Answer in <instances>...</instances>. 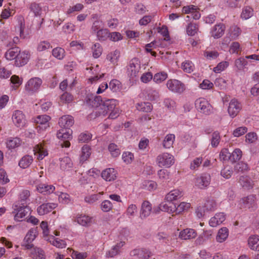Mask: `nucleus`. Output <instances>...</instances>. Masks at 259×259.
Listing matches in <instances>:
<instances>
[{
  "label": "nucleus",
  "mask_w": 259,
  "mask_h": 259,
  "mask_svg": "<svg viewBox=\"0 0 259 259\" xmlns=\"http://www.w3.org/2000/svg\"><path fill=\"white\" fill-rule=\"evenodd\" d=\"M117 101L115 99H107L104 101L101 107L96 112L97 115L105 116L108 113V118L110 119H115L119 116L120 111L116 107Z\"/></svg>",
  "instance_id": "nucleus-1"
},
{
  "label": "nucleus",
  "mask_w": 259,
  "mask_h": 259,
  "mask_svg": "<svg viewBox=\"0 0 259 259\" xmlns=\"http://www.w3.org/2000/svg\"><path fill=\"white\" fill-rule=\"evenodd\" d=\"M30 213V208L27 205H24V203H21V205H15L12 212L14 220L16 221H22Z\"/></svg>",
  "instance_id": "nucleus-2"
},
{
  "label": "nucleus",
  "mask_w": 259,
  "mask_h": 259,
  "mask_svg": "<svg viewBox=\"0 0 259 259\" xmlns=\"http://www.w3.org/2000/svg\"><path fill=\"white\" fill-rule=\"evenodd\" d=\"M140 69V60L137 58H134L130 61L127 67V75L131 79H134L138 75Z\"/></svg>",
  "instance_id": "nucleus-3"
},
{
  "label": "nucleus",
  "mask_w": 259,
  "mask_h": 259,
  "mask_svg": "<svg viewBox=\"0 0 259 259\" xmlns=\"http://www.w3.org/2000/svg\"><path fill=\"white\" fill-rule=\"evenodd\" d=\"M156 162L159 167L168 168L174 163V157L168 153H163L157 157Z\"/></svg>",
  "instance_id": "nucleus-4"
},
{
  "label": "nucleus",
  "mask_w": 259,
  "mask_h": 259,
  "mask_svg": "<svg viewBox=\"0 0 259 259\" xmlns=\"http://www.w3.org/2000/svg\"><path fill=\"white\" fill-rule=\"evenodd\" d=\"M72 131L63 128L57 133V137L61 139L60 144L62 147L68 148L70 146L69 140L72 139Z\"/></svg>",
  "instance_id": "nucleus-5"
},
{
  "label": "nucleus",
  "mask_w": 259,
  "mask_h": 259,
  "mask_svg": "<svg viewBox=\"0 0 259 259\" xmlns=\"http://www.w3.org/2000/svg\"><path fill=\"white\" fill-rule=\"evenodd\" d=\"M210 181V175L203 173L195 179V186L199 189H204L209 185Z\"/></svg>",
  "instance_id": "nucleus-6"
},
{
  "label": "nucleus",
  "mask_w": 259,
  "mask_h": 259,
  "mask_svg": "<svg viewBox=\"0 0 259 259\" xmlns=\"http://www.w3.org/2000/svg\"><path fill=\"white\" fill-rule=\"evenodd\" d=\"M166 86L169 91L179 94L182 93L185 90V84L177 79L168 80Z\"/></svg>",
  "instance_id": "nucleus-7"
},
{
  "label": "nucleus",
  "mask_w": 259,
  "mask_h": 259,
  "mask_svg": "<svg viewBox=\"0 0 259 259\" xmlns=\"http://www.w3.org/2000/svg\"><path fill=\"white\" fill-rule=\"evenodd\" d=\"M42 82V80L39 77L31 78L26 83L25 90L31 94L35 93L40 87Z\"/></svg>",
  "instance_id": "nucleus-8"
},
{
  "label": "nucleus",
  "mask_w": 259,
  "mask_h": 259,
  "mask_svg": "<svg viewBox=\"0 0 259 259\" xmlns=\"http://www.w3.org/2000/svg\"><path fill=\"white\" fill-rule=\"evenodd\" d=\"M241 103L236 99H232L228 107V112L229 115L234 118L236 117L242 109Z\"/></svg>",
  "instance_id": "nucleus-9"
},
{
  "label": "nucleus",
  "mask_w": 259,
  "mask_h": 259,
  "mask_svg": "<svg viewBox=\"0 0 259 259\" xmlns=\"http://www.w3.org/2000/svg\"><path fill=\"white\" fill-rule=\"evenodd\" d=\"M195 106L198 111L206 114H209L212 109L211 105L203 98L197 99L195 101Z\"/></svg>",
  "instance_id": "nucleus-10"
},
{
  "label": "nucleus",
  "mask_w": 259,
  "mask_h": 259,
  "mask_svg": "<svg viewBox=\"0 0 259 259\" xmlns=\"http://www.w3.org/2000/svg\"><path fill=\"white\" fill-rule=\"evenodd\" d=\"M37 231L35 229H30L26 234L22 245L27 249L32 248L33 245L31 242L35 239Z\"/></svg>",
  "instance_id": "nucleus-11"
},
{
  "label": "nucleus",
  "mask_w": 259,
  "mask_h": 259,
  "mask_svg": "<svg viewBox=\"0 0 259 259\" xmlns=\"http://www.w3.org/2000/svg\"><path fill=\"white\" fill-rule=\"evenodd\" d=\"M51 117L47 115H41L37 116L34 122L37 125V128L38 130H46L47 127H49V120Z\"/></svg>",
  "instance_id": "nucleus-12"
},
{
  "label": "nucleus",
  "mask_w": 259,
  "mask_h": 259,
  "mask_svg": "<svg viewBox=\"0 0 259 259\" xmlns=\"http://www.w3.org/2000/svg\"><path fill=\"white\" fill-rule=\"evenodd\" d=\"M255 200V198L253 195H249L244 197L240 200V207L254 209L256 207Z\"/></svg>",
  "instance_id": "nucleus-13"
},
{
  "label": "nucleus",
  "mask_w": 259,
  "mask_h": 259,
  "mask_svg": "<svg viewBox=\"0 0 259 259\" xmlns=\"http://www.w3.org/2000/svg\"><path fill=\"white\" fill-rule=\"evenodd\" d=\"M12 119L15 125L18 127H23L25 123V115L21 111L16 110L12 115Z\"/></svg>",
  "instance_id": "nucleus-14"
},
{
  "label": "nucleus",
  "mask_w": 259,
  "mask_h": 259,
  "mask_svg": "<svg viewBox=\"0 0 259 259\" xmlns=\"http://www.w3.org/2000/svg\"><path fill=\"white\" fill-rule=\"evenodd\" d=\"M225 25L222 23L215 25L211 29L210 34L215 39L221 37L224 34Z\"/></svg>",
  "instance_id": "nucleus-15"
},
{
  "label": "nucleus",
  "mask_w": 259,
  "mask_h": 259,
  "mask_svg": "<svg viewBox=\"0 0 259 259\" xmlns=\"http://www.w3.org/2000/svg\"><path fill=\"white\" fill-rule=\"evenodd\" d=\"M130 255L137 256L139 259H148L151 255V252L145 248H138L132 250Z\"/></svg>",
  "instance_id": "nucleus-16"
},
{
  "label": "nucleus",
  "mask_w": 259,
  "mask_h": 259,
  "mask_svg": "<svg viewBox=\"0 0 259 259\" xmlns=\"http://www.w3.org/2000/svg\"><path fill=\"white\" fill-rule=\"evenodd\" d=\"M57 204L55 203H44L37 207V211L39 215H44L55 208Z\"/></svg>",
  "instance_id": "nucleus-17"
},
{
  "label": "nucleus",
  "mask_w": 259,
  "mask_h": 259,
  "mask_svg": "<svg viewBox=\"0 0 259 259\" xmlns=\"http://www.w3.org/2000/svg\"><path fill=\"white\" fill-rule=\"evenodd\" d=\"M59 124L64 128H69L74 124V119L72 116L69 115L62 116L59 121Z\"/></svg>",
  "instance_id": "nucleus-18"
},
{
  "label": "nucleus",
  "mask_w": 259,
  "mask_h": 259,
  "mask_svg": "<svg viewBox=\"0 0 259 259\" xmlns=\"http://www.w3.org/2000/svg\"><path fill=\"white\" fill-rule=\"evenodd\" d=\"M101 176L105 181L110 182L115 180L116 172L114 168H109L103 170Z\"/></svg>",
  "instance_id": "nucleus-19"
},
{
  "label": "nucleus",
  "mask_w": 259,
  "mask_h": 259,
  "mask_svg": "<svg viewBox=\"0 0 259 259\" xmlns=\"http://www.w3.org/2000/svg\"><path fill=\"white\" fill-rule=\"evenodd\" d=\"M34 154L37 156V159L42 160L46 156L48 155L47 151L44 148L42 145L39 143L34 147Z\"/></svg>",
  "instance_id": "nucleus-20"
},
{
  "label": "nucleus",
  "mask_w": 259,
  "mask_h": 259,
  "mask_svg": "<svg viewBox=\"0 0 259 259\" xmlns=\"http://www.w3.org/2000/svg\"><path fill=\"white\" fill-rule=\"evenodd\" d=\"M225 215L224 213H218L210 219L209 223L210 226L215 227L222 224L225 220Z\"/></svg>",
  "instance_id": "nucleus-21"
},
{
  "label": "nucleus",
  "mask_w": 259,
  "mask_h": 259,
  "mask_svg": "<svg viewBox=\"0 0 259 259\" xmlns=\"http://www.w3.org/2000/svg\"><path fill=\"white\" fill-rule=\"evenodd\" d=\"M29 60V55L26 52H22L18 53L15 60V64L17 66H22L25 65Z\"/></svg>",
  "instance_id": "nucleus-22"
},
{
  "label": "nucleus",
  "mask_w": 259,
  "mask_h": 259,
  "mask_svg": "<svg viewBox=\"0 0 259 259\" xmlns=\"http://www.w3.org/2000/svg\"><path fill=\"white\" fill-rule=\"evenodd\" d=\"M197 233L192 229H186L182 231L179 234V237L184 240L191 239L196 237Z\"/></svg>",
  "instance_id": "nucleus-23"
},
{
  "label": "nucleus",
  "mask_w": 259,
  "mask_h": 259,
  "mask_svg": "<svg viewBox=\"0 0 259 259\" xmlns=\"http://www.w3.org/2000/svg\"><path fill=\"white\" fill-rule=\"evenodd\" d=\"M152 207L149 202L145 201L141 206L140 217L141 218H145L149 216L151 212Z\"/></svg>",
  "instance_id": "nucleus-24"
},
{
  "label": "nucleus",
  "mask_w": 259,
  "mask_h": 259,
  "mask_svg": "<svg viewBox=\"0 0 259 259\" xmlns=\"http://www.w3.org/2000/svg\"><path fill=\"white\" fill-rule=\"evenodd\" d=\"M248 244L251 249L259 251V237L257 235L250 236L248 240Z\"/></svg>",
  "instance_id": "nucleus-25"
},
{
  "label": "nucleus",
  "mask_w": 259,
  "mask_h": 259,
  "mask_svg": "<svg viewBox=\"0 0 259 259\" xmlns=\"http://www.w3.org/2000/svg\"><path fill=\"white\" fill-rule=\"evenodd\" d=\"M30 256L31 259H46L44 251L39 247L34 248L30 253Z\"/></svg>",
  "instance_id": "nucleus-26"
},
{
  "label": "nucleus",
  "mask_w": 259,
  "mask_h": 259,
  "mask_svg": "<svg viewBox=\"0 0 259 259\" xmlns=\"http://www.w3.org/2000/svg\"><path fill=\"white\" fill-rule=\"evenodd\" d=\"M36 189L39 193L47 195L53 193L55 190V187L53 185L40 184L37 186Z\"/></svg>",
  "instance_id": "nucleus-27"
},
{
  "label": "nucleus",
  "mask_w": 259,
  "mask_h": 259,
  "mask_svg": "<svg viewBox=\"0 0 259 259\" xmlns=\"http://www.w3.org/2000/svg\"><path fill=\"white\" fill-rule=\"evenodd\" d=\"M228 229L227 228L224 227L220 229L216 236L217 241L220 243L223 242L228 238Z\"/></svg>",
  "instance_id": "nucleus-28"
},
{
  "label": "nucleus",
  "mask_w": 259,
  "mask_h": 259,
  "mask_svg": "<svg viewBox=\"0 0 259 259\" xmlns=\"http://www.w3.org/2000/svg\"><path fill=\"white\" fill-rule=\"evenodd\" d=\"M182 196V192L178 189H175L169 192L165 197L167 201L171 202L174 200L178 199Z\"/></svg>",
  "instance_id": "nucleus-29"
},
{
  "label": "nucleus",
  "mask_w": 259,
  "mask_h": 259,
  "mask_svg": "<svg viewBox=\"0 0 259 259\" xmlns=\"http://www.w3.org/2000/svg\"><path fill=\"white\" fill-rule=\"evenodd\" d=\"M158 208L161 210V211L170 213L175 212L174 209L176 208V205L170 202L168 203L162 202L159 204Z\"/></svg>",
  "instance_id": "nucleus-30"
},
{
  "label": "nucleus",
  "mask_w": 259,
  "mask_h": 259,
  "mask_svg": "<svg viewBox=\"0 0 259 259\" xmlns=\"http://www.w3.org/2000/svg\"><path fill=\"white\" fill-rule=\"evenodd\" d=\"M33 161L32 156L26 155L24 156L20 160L19 165L22 168H26L29 166Z\"/></svg>",
  "instance_id": "nucleus-31"
},
{
  "label": "nucleus",
  "mask_w": 259,
  "mask_h": 259,
  "mask_svg": "<svg viewBox=\"0 0 259 259\" xmlns=\"http://www.w3.org/2000/svg\"><path fill=\"white\" fill-rule=\"evenodd\" d=\"M20 53V49L18 47L12 48L5 53V57L7 60H12L17 58L18 53Z\"/></svg>",
  "instance_id": "nucleus-32"
},
{
  "label": "nucleus",
  "mask_w": 259,
  "mask_h": 259,
  "mask_svg": "<svg viewBox=\"0 0 259 259\" xmlns=\"http://www.w3.org/2000/svg\"><path fill=\"white\" fill-rule=\"evenodd\" d=\"M138 110L144 112H149L152 110V105L149 102H141L136 104Z\"/></svg>",
  "instance_id": "nucleus-33"
},
{
  "label": "nucleus",
  "mask_w": 259,
  "mask_h": 259,
  "mask_svg": "<svg viewBox=\"0 0 259 259\" xmlns=\"http://www.w3.org/2000/svg\"><path fill=\"white\" fill-rule=\"evenodd\" d=\"M239 183L245 189H249L252 188V182L247 176H241L239 179Z\"/></svg>",
  "instance_id": "nucleus-34"
},
{
  "label": "nucleus",
  "mask_w": 259,
  "mask_h": 259,
  "mask_svg": "<svg viewBox=\"0 0 259 259\" xmlns=\"http://www.w3.org/2000/svg\"><path fill=\"white\" fill-rule=\"evenodd\" d=\"M49 241L53 245L59 248H63L66 246V243L64 240L55 238L54 236H52L49 239Z\"/></svg>",
  "instance_id": "nucleus-35"
},
{
  "label": "nucleus",
  "mask_w": 259,
  "mask_h": 259,
  "mask_svg": "<svg viewBox=\"0 0 259 259\" xmlns=\"http://www.w3.org/2000/svg\"><path fill=\"white\" fill-rule=\"evenodd\" d=\"M120 52L115 50L113 52L109 53L107 56V59L111 62L113 65H117V62L120 57Z\"/></svg>",
  "instance_id": "nucleus-36"
},
{
  "label": "nucleus",
  "mask_w": 259,
  "mask_h": 259,
  "mask_svg": "<svg viewBox=\"0 0 259 259\" xmlns=\"http://www.w3.org/2000/svg\"><path fill=\"white\" fill-rule=\"evenodd\" d=\"M7 147L9 149H14L20 145V140L18 138H10L7 140Z\"/></svg>",
  "instance_id": "nucleus-37"
},
{
  "label": "nucleus",
  "mask_w": 259,
  "mask_h": 259,
  "mask_svg": "<svg viewBox=\"0 0 259 259\" xmlns=\"http://www.w3.org/2000/svg\"><path fill=\"white\" fill-rule=\"evenodd\" d=\"M198 30V26L197 24L190 22L186 26V32L189 36H194Z\"/></svg>",
  "instance_id": "nucleus-38"
},
{
  "label": "nucleus",
  "mask_w": 259,
  "mask_h": 259,
  "mask_svg": "<svg viewBox=\"0 0 259 259\" xmlns=\"http://www.w3.org/2000/svg\"><path fill=\"white\" fill-rule=\"evenodd\" d=\"M91 155V149L88 145H84L82 147L81 154L80 157V161L84 162L88 159Z\"/></svg>",
  "instance_id": "nucleus-39"
},
{
  "label": "nucleus",
  "mask_w": 259,
  "mask_h": 259,
  "mask_svg": "<svg viewBox=\"0 0 259 259\" xmlns=\"http://www.w3.org/2000/svg\"><path fill=\"white\" fill-rule=\"evenodd\" d=\"M203 206L207 211H213L217 207V204L214 200L210 198H208L206 199Z\"/></svg>",
  "instance_id": "nucleus-40"
},
{
  "label": "nucleus",
  "mask_w": 259,
  "mask_h": 259,
  "mask_svg": "<svg viewBox=\"0 0 259 259\" xmlns=\"http://www.w3.org/2000/svg\"><path fill=\"white\" fill-rule=\"evenodd\" d=\"M73 163L71 159L67 156L64 157L60 160V167L62 169H66L71 167Z\"/></svg>",
  "instance_id": "nucleus-41"
},
{
  "label": "nucleus",
  "mask_w": 259,
  "mask_h": 259,
  "mask_svg": "<svg viewBox=\"0 0 259 259\" xmlns=\"http://www.w3.org/2000/svg\"><path fill=\"white\" fill-rule=\"evenodd\" d=\"M97 37L99 40L104 41L109 37V33L107 29L101 28L96 32Z\"/></svg>",
  "instance_id": "nucleus-42"
},
{
  "label": "nucleus",
  "mask_w": 259,
  "mask_h": 259,
  "mask_svg": "<svg viewBox=\"0 0 259 259\" xmlns=\"http://www.w3.org/2000/svg\"><path fill=\"white\" fill-rule=\"evenodd\" d=\"M108 150L112 157H117L120 154V150L118 146L114 143H110L108 146Z\"/></svg>",
  "instance_id": "nucleus-43"
},
{
  "label": "nucleus",
  "mask_w": 259,
  "mask_h": 259,
  "mask_svg": "<svg viewBox=\"0 0 259 259\" xmlns=\"http://www.w3.org/2000/svg\"><path fill=\"white\" fill-rule=\"evenodd\" d=\"M175 136L173 134H168L166 136L163 142V146L165 148H170L175 141Z\"/></svg>",
  "instance_id": "nucleus-44"
},
{
  "label": "nucleus",
  "mask_w": 259,
  "mask_h": 259,
  "mask_svg": "<svg viewBox=\"0 0 259 259\" xmlns=\"http://www.w3.org/2000/svg\"><path fill=\"white\" fill-rule=\"evenodd\" d=\"M248 62L246 58L240 57L236 59L235 61V66L238 70L241 71L247 65Z\"/></svg>",
  "instance_id": "nucleus-45"
},
{
  "label": "nucleus",
  "mask_w": 259,
  "mask_h": 259,
  "mask_svg": "<svg viewBox=\"0 0 259 259\" xmlns=\"http://www.w3.org/2000/svg\"><path fill=\"white\" fill-rule=\"evenodd\" d=\"M242 153L240 149H235L233 152L230 154V160L232 162H235L239 160L242 157Z\"/></svg>",
  "instance_id": "nucleus-46"
},
{
  "label": "nucleus",
  "mask_w": 259,
  "mask_h": 259,
  "mask_svg": "<svg viewBox=\"0 0 259 259\" xmlns=\"http://www.w3.org/2000/svg\"><path fill=\"white\" fill-rule=\"evenodd\" d=\"M77 222L80 225L86 226L90 225L92 223V219L89 216L81 215L77 218Z\"/></svg>",
  "instance_id": "nucleus-47"
},
{
  "label": "nucleus",
  "mask_w": 259,
  "mask_h": 259,
  "mask_svg": "<svg viewBox=\"0 0 259 259\" xmlns=\"http://www.w3.org/2000/svg\"><path fill=\"white\" fill-rule=\"evenodd\" d=\"M221 140V136L220 133L218 131L214 132L211 135V146L215 148L219 145Z\"/></svg>",
  "instance_id": "nucleus-48"
},
{
  "label": "nucleus",
  "mask_w": 259,
  "mask_h": 259,
  "mask_svg": "<svg viewBox=\"0 0 259 259\" xmlns=\"http://www.w3.org/2000/svg\"><path fill=\"white\" fill-rule=\"evenodd\" d=\"M182 68L185 72L190 73L193 71L194 66L191 61L186 60L182 63Z\"/></svg>",
  "instance_id": "nucleus-49"
},
{
  "label": "nucleus",
  "mask_w": 259,
  "mask_h": 259,
  "mask_svg": "<svg viewBox=\"0 0 259 259\" xmlns=\"http://www.w3.org/2000/svg\"><path fill=\"white\" fill-rule=\"evenodd\" d=\"M230 37L233 39H237L241 33V30L237 26H232L230 29Z\"/></svg>",
  "instance_id": "nucleus-50"
},
{
  "label": "nucleus",
  "mask_w": 259,
  "mask_h": 259,
  "mask_svg": "<svg viewBox=\"0 0 259 259\" xmlns=\"http://www.w3.org/2000/svg\"><path fill=\"white\" fill-rule=\"evenodd\" d=\"M65 53L64 50L61 48H56L52 51L53 56L59 60H61L64 57Z\"/></svg>",
  "instance_id": "nucleus-51"
},
{
  "label": "nucleus",
  "mask_w": 259,
  "mask_h": 259,
  "mask_svg": "<svg viewBox=\"0 0 259 259\" xmlns=\"http://www.w3.org/2000/svg\"><path fill=\"white\" fill-rule=\"evenodd\" d=\"M93 56L95 58H99L102 54V48L99 43H96L92 47Z\"/></svg>",
  "instance_id": "nucleus-52"
},
{
  "label": "nucleus",
  "mask_w": 259,
  "mask_h": 259,
  "mask_svg": "<svg viewBox=\"0 0 259 259\" xmlns=\"http://www.w3.org/2000/svg\"><path fill=\"white\" fill-rule=\"evenodd\" d=\"M147 92L148 99L151 101L156 100L159 98V92L156 90L149 88Z\"/></svg>",
  "instance_id": "nucleus-53"
},
{
  "label": "nucleus",
  "mask_w": 259,
  "mask_h": 259,
  "mask_svg": "<svg viewBox=\"0 0 259 259\" xmlns=\"http://www.w3.org/2000/svg\"><path fill=\"white\" fill-rule=\"evenodd\" d=\"M253 12V11L251 8L246 7L243 9L241 16L243 19L246 20L252 16Z\"/></svg>",
  "instance_id": "nucleus-54"
},
{
  "label": "nucleus",
  "mask_w": 259,
  "mask_h": 259,
  "mask_svg": "<svg viewBox=\"0 0 259 259\" xmlns=\"http://www.w3.org/2000/svg\"><path fill=\"white\" fill-rule=\"evenodd\" d=\"M167 77V74L165 72H160L155 74L153 77V80L159 83L165 80Z\"/></svg>",
  "instance_id": "nucleus-55"
},
{
  "label": "nucleus",
  "mask_w": 259,
  "mask_h": 259,
  "mask_svg": "<svg viewBox=\"0 0 259 259\" xmlns=\"http://www.w3.org/2000/svg\"><path fill=\"white\" fill-rule=\"evenodd\" d=\"M190 207V204L189 203L182 202L174 209L176 213H180L181 212L188 209Z\"/></svg>",
  "instance_id": "nucleus-56"
},
{
  "label": "nucleus",
  "mask_w": 259,
  "mask_h": 259,
  "mask_svg": "<svg viewBox=\"0 0 259 259\" xmlns=\"http://www.w3.org/2000/svg\"><path fill=\"white\" fill-rule=\"evenodd\" d=\"M120 87V82L116 79H112L109 82V88L113 92L118 91Z\"/></svg>",
  "instance_id": "nucleus-57"
},
{
  "label": "nucleus",
  "mask_w": 259,
  "mask_h": 259,
  "mask_svg": "<svg viewBox=\"0 0 259 259\" xmlns=\"http://www.w3.org/2000/svg\"><path fill=\"white\" fill-rule=\"evenodd\" d=\"M235 170L239 172H244L248 169V164L243 162L237 163L234 166Z\"/></svg>",
  "instance_id": "nucleus-58"
},
{
  "label": "nucleus",
  "mask_w": 259,
  "mask_h": 259,
  "mask_svg": "<svg viewBox=\"0 0 259 259\" xmlns=\"http://www.w3.org/2000/svg\"><path fill=\"white\" fill-rule=\"evenodd\" d=\"M29 9L34 13L35 16H38L40 14L41 9L39 4L35 3H31L30 5Z\"/></svg>",
  "instance_id": "nucleus-59"
},
{
  "label": "nucleus",
  "mask_w": 259,
  "mask_h": 259,
  "mask_svg": "<svg viewBox=\"0 0 259 259\" xmlns=\"http://www.w3.org/2000/svg\"><path fill=\"white\" fill-rule=\"evenodd\" d=\"M122 159L126 164L131 163L134 159V155L130 152H124L122 154Z\"/></svg>",
  "instance_id": "nucleus-60"
},
{
  "label": "nucleus",
  "mask_w": 259,
  "mask_h": 259,
  "mask_svg": "<svg viewBox=\"0 0 259 259\" xmlns=\"http://www.w3.org/2000/svg\"><path fill=\"white\" fill-rule=\"evenodd\" d=\"M247 132V128L245 126H241L236 128L233 133L235 137H239L244 135Z\"/></svg>",
  "instance_id": "nucleus-61"
},
{
  "label": "nucleus",
  "mask_w": 259,
  "mask_h": 259,
  "mask_svg": "<svg viewBox=\"0 0 259 259\" xmlns=\"http://www.w3.org/2000/svg\"><path fill=\"white\" fill-rule=\"evenodd\" d=\"M228 65L229 63L228 62L224 61L220 62L213 68V71L215 73H219L226 68Z\"/></svg>",
  "instance_id": "nucleus-62"
},
{
  "label": "nucleus",
  "mask_w": 259,
  "mask_h": 259,
  "mask_svg": "<svg viewBox=\"0 0 259 259\" xmlns=\"http://www.w3.org/2000/svg\"><path fill=\"white\" fill-rule=\"evenodd\" d=\"M158 175L159 179L163 181H167L169 179V173L167 170L161 169L158 171Z\"/></svg>",
  "instance_id": "nucleus-63"
},
{
  "label": "nucleus",
  "mask_w": 259,
  "mask_h": 259,
  "mask_svg": "<svg viewBox=\"0 0 259 259\" xmlns=\"http://www.w3.org/2000/svg\"><path fill=\"white\" fill-rule=\"evenodd\" d=\"M71 256L73 259H84L87 257V253L72 250Z\"/></svg>",
  "instance_id": "nucleus-64"
}]
</instances>
